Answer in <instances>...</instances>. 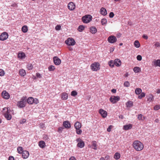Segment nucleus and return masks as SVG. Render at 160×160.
<instances>
[{
    "instance_id": "nucleus-18",
    "label": "nucleus",
    "mask_w": 160,
    "mask_h": 160,
    "mask_svg": "<svg viewBox=\"0 0 160 160\" xmlns=\"http://www.w3.org/2000/svg\"><path fill=\"white\" fill-rule=\"evenodd\" d=\"M114 63L116 66L118 67L119 66L121 65V61L119 59H115Z\"/></svg>"
},
{
    "instance_id": "nucleus-20",
    "label": "nucleus",
    "mask_w": 160,
    "mask_h": 160,
    "mask_svg": "<svg viewBox=\"0 0 160 160\" xmlns=\"http://www.w3.org/2000/svg\"><path fill=\"white\" fill-rule=\"evenodd\" d=\"M74 126L76 129H80L81 124L79 122H77L74 124Z\"/></svg>"
},
{
    "instance_id": "nucleus-53",
    "label": "nucleus",
    "mask_w": 160,
    "mask_h": 160,
    "mask_svg": "<svg viewBox=\"0 0 160 160\" xmlns=\"http://www.w3.org/2000/svg\"><path fill=\"white\" fill-rule=\"evenodd\" d=\"M5 74L4 71L3 70L1 69V76H3Z\"/></svg>"
},
{
    "instance_id": "nucleus-35",
    "label": "nucleus",
    "mask_w": 160,
    "mask_h": 160,
    "mask_svg": "<svg viewBox=\"0 0 160 160\" xmlns=\"http://www.w3.org/2000/svg\"><path fill=\"white\" fill-rule=\"evenodd\" d=\"M84 28L85 27L83 25H81L78 27V30L79 32H82L84 29Z\"/></svg>"
},
{
    "instance_id": "nucleus-28",
    "label": "nucleus",
    "mask_w": 160,
    "mask_h": 160,
    "mask_svg": "<svg viewBox=\"0 0 160 160\" xmlns=\"http://www.w3.org/2000/svg\"><path fill=\"white\" fill-rule=\"evenodd\" d=\"M126 105L128 107H131L133 106V103L132 101H128L126 103Z\"/></svg>"
},
{
    "instance_id": "nucleus-56",
    "label": "nucleus",
    "mask_w": 160,
    "mask_h": 160,
    "mask_svg": "<svg viewBox=\"0 0 160 160\" xmlns=\"http://www.w3.org/2000/svg\"><path fill=\"white\" fill-rule=\"evenodd\" d=\"M26 122V120L25 119H23L21 120L20 122L21 124H23L25 123Z\"/></svg>"
},
{
    "instance_id": "nucleus-51",
    "label": "nucleus",
    "mask_w": 160,
    "mask_h": 160,
    "mask_svg": "<svg viewBox=\"0 0 160 160\" xmlns=\"http://www.w3.org/2000/svg\"><path fill=\"white\" fill-rule=\"evenodd\" d=\"M61 26L60 25H57L55 27V29L56 30H59L60 29Z\"/></svg>"
},
{
    "instance_id": "nucleus-44",
    "label": "nucleus",
    "mask_w": 160,
    "mask_h": 160,
    "mask_svg": "<svg viewBox=\"0 0 160 160\" xmlns=\"http://www.w3.org/2000/svg\"><path fill=\"white\" fill-rule=\"evenodd\" d=\"M76 129V133L78 135L81 134L82 132V131L80 129Z\"/></svg>"
},
{
    "instance_id": "nucleus-60",
    "label": "nucleus",
    "mask_w": 160,
    "mask_h": 160,
    "mask_svg": "<svg viewBox=\"0 0 160 160\" xmlns=\"http://www.w3.org/2000/svg\"><path fill=\"white\" fill-rule=\"evenodd\" d=\"M8 160H15L13 156H10L8 158Z\"/></svg>"
},
{
    "instance_id": "nucleus-4",
    "label": "nucleus",
    "mask_w": 160,
    "mask_h": 160,
    "mask_svg": "<svg viewBox=\"0 0 160 160\" xmlns=\"http://www.w3.org/2000/svg\"><path fill=\"white\" fill-rule=\"evenodd\" d=\"M91 68L92 70L93 71H97L100 69V65L98 62H94L91 65Z\"/></svg>"
},
{
    "instance_id": "nucleus-7",
    "label": "nucleus",
    "mask_w": 160,
    "mask_h": 160,
    "mask_svg": "<svg viewBox=\"0 0 160 160\" xmlns=\"http://www.w3.org/2000/svg\"><path fill=\"white\" fill-rule=\"evenodd\" d=\"M120 100V97L118 96H112L109 98V100L111 102L113 103H115Z\"/></svg>"
},
{
    "instance_id": "nucleus-27",
    "label": "nucleus",
    "mask_w": 160,
    "mask_h": 160,
    "mask_svg": "<svg viewBox=\"0 0 160 160\" xmlns=\"http://www.w3.org/2000/svg\"><path fill=\"white\" fill-rule=\"evenodd\" d=\"M26 72L23 69H21L19 70V74L21 76H24L26 75Z\"/></svg>"
},
{
    "instance_id": "nucleus-15",
    "label": "nucleus",
    "mask_w": 160,
    "mask_h": 160,
    "mask_svg": "<svg viewBox=\"0 0 160 160\" xmlns=\"http://www.w3.org/2000/svg\"><path fill=\"white\" fill-rule=\"evenodd\" d=\"M22 153V157L24 159L27 158L29 155V152L26 150L24 151Z\"/></svg>"
},
{
    "instance_id": "nucleus-49",
    "label": "nucleus",
    "mask_w": 160,
    "mask_h": 160,
    "mask_svg": "<svg viewBox=\"0 0 160 160\" xmlns=\"http://www.w3.org/2000/svg\"><path fill=\"white\" fill-rule=\"evenodd\" d=\"M160 108V107L159 105H156L154 107V109L155 110H158Z\"/></svg>"
},
{
    "instance_id": "nucleus-14",
    "label": "nucleus",
    "mask_w": 160,
    "mask_h": 160,
    "mask_svg": "<svg viewBox=\"0 0 160 160\" xmlns=\"http://www.w3.org/2000/svg\"><path fill=\"white\" fill-rule=\"evenodd\" d=\"M63 124V126L66 128H69L71 127L70 123L68 121H64Z\"/></svg>"
},
{
    "instance_id": "nucleus-9",
    "label": "nucleus",
    "mask_w": 160,
    "mask_h": 160,
    "mask_svg": "<svg viewBox=\"0 0 160 160\" xmlns=\"http://www.w3.org/2000/svg\"><path fill=\"white\" fill-rule=\"evenodd\" d=\"M2 96L5 99H8L10 98L9 94L6 91H3L1 93Z\"/></svg>"
},
{
    "instance_id": "nucleus-43",
    "label": "nucleus",
    "mask_w": 160,
    "mask_h": 160,
    "mask_svg": "<svg viewBox=\"0 0 160 160\" xmlns=\"http://www.w3.org/2000/svg\"><path fill=\"white\" fill-rule=\"evenodd\" d=\"M48 69L49 71H52L55 69V68L54 66L50 65L48 67Z\"/></svg>"
},
{
    "instance_id": "nucleus-24",
    "label": "nucleus",
    "mask_w": 160,
    "mask_h": 160,
    "mask_svg": "<svg viewBox=\"0 0 160 160\" xmlns=\"http://www.w3.org/2000/svg\"><path fill=\"white\" fill-rule=\"evenodd\" d=\"M84 142L82 141L78 142L77 144V146L80 148H82L84 147Z\"/></svg>"
},
{
    "instance_id": "nucleus-29",
    "label": "nucleus",
    "mask_w": 160,
    "mask_h": 160,
    "mask_svg": "<svg viewBox=\"0 0 160 160\" xmlns=\"http://www.w3.org/2000/svg\"><path fill=\"white\" fill-rule=\"evenodd\" d=\"M133 70L135 73H138L141 72V68L138 67H135L133 69Z\"/></svg>"
},
{
    "instance_id": "nucleus-22",
    "label": "nucleus",
    "mask_w": 160,
    "mask_h": 160,
    "mask_svg": "<svg viewBox=\"0 0 160 160\" xmlns=\"http://www.w3.org/2000/svg\"><path fill=\"white\" fill-rule=\"evenodd\" d=\"M90 32L92 34H95L97 32L96 28L94 27H91L90 28Z\"/></svg>"
},
{
    "instance_id": "nucleus-48",
    "label": "nucleus",
    "mask_w": 160,
    "mask_h": 160,
    "mask_svg": "<svg viewBox=\"0 0 160 160\" xmlns=\"http://www.w3.org/2000/svg\"><path fill=\"white\" fill-rule=\"evenodd\" d=\"M64 128L63 127H60L58 129V132L60 133H62V131Z\"/></svg>"
},
{
    "instance_id": "nucleus-38",
    "label": "nucleus",
    "mask_w": 160,
    "mask_h": 160,
    "mask_svg": "<svg viewBox=\"0 0 160 160\" xmlns=\"http://www.w3.org/2000/svg\"><path fill=\"white\" fill-rule=\"evenodd\" d=\"M27 67L29 70H31L33 68V66L31 63H28L27 64Z\"/></svg>"
},
{
    "instance_id": "nucleus-1",
    "label": "nucleus",
    "mask_w": 160,
    "mask_h": 160,
    "mask_svg": "<svg viewBox=\"0 0 160 160\" xmlns=\"http://www.w3.org/2000/svg\"><path fill=\"white\" fill-rule=\"evenodd\" d=\"M134 148L137 151L142 150L143 148V144L139 141H135L133 143Z\"/></svg>"
},
{
    "instance_id": "nucleus-8",
    "label": "nucleus",
    "mask_w": 160,
    "mask_h": 160,
    "mask_svg": "<svg viewBox=\"0 0 160 160\" xmlns=\"http://www.w3.org/2000/svg\"><path fill=\"white\" fill-rule=\"evenodd\" d=\"M8 36L7 32H4L1 34V41H4L7 39Z\"/></svg>"
},
{
    "instance_id": "nucleus-46",
    "label": "nucleus",
    "mask_w": 160,
    "mask_h": 160,
    "mask_svg": "<svg viewBox=\"0 0 160 160\" xmlns=\"http://www.w3.org/2000/svg\"><path fill=\"white\" fill-rule=\"evenodd\" d=\"M108 64L111 68H112L114 66V64L113 62L112 61H111L110 62H109Z\"/></svg>"
},
{
    "instance_id": "nucleus-36",
    "label": "nucleus",
    "mask_w": 160,
    "mask_h": 160,
    "mask_svg": "<svg viewBox=\"0 0 160 160\" xmlns=\"http://www.w3.org/2000/svg\"><path fill=\"white\" fill-rule=\"evenodd\" d=\"M154 65L156 66H159L160 67V59L155 61L154 62Z\"/></svg>"
},
{
    "instance_id": "nucleus-3",
    "label": "nucleus",
    "mask_w": 160,
    "mask_h": 160,
    "mask_svg": "<svg viewBox=\"0 0 160 160\" xmlns=\"http://www.w3.org/2000/svg\"><path fill=\"white\" fill-rule=\"evenodd\" d=\"M92 17L90 15H86L82 18V20L83 23H87L92 20Z\"/></svg>"
},
{
    "instance_id": "nucleus-17",
    "label": "nucleus",
    "mask_w": 160,
    "mask_h": 160,
    "mask_svg": "<svg viewBox=\"0 0 160 160\" xmlns=\"http://www.w3.org/2000/svg\"><path fill=\"white\" fill-rule=\"evenodd\" d=\"M132 125L131 124H129L125 125L123 126V128L125 130H128L131 129L132 128Z\"/></svg>"
},
{
    "instance_id": "nucleus-62",
    "label": "nucleus",
    "mask_w": 160,
    "mask_h": 160,
    "mask_svg": "<svg viewBox=\"0 0 160 160\" xmlns=\"http://www.w3.org/2000/svg\"><path fill=\"white\" fill-rule=\"evenodd\" d=\"M69 160H76L74 157H71L69 158Z\"/></svg>"
},
{
    "instance_id": "nucleus-2",
    "label": "nucleus",
    "mask_w": 160,
    "mask_h": 160,
    "mask_svg": "<svg viewBox=\"0 0 160 160\" xmlns=\"http://www.w3.org/2000/svg\"><path fill=\"white\" fill-rule=\"evenodd\" d=\"M27 103V99L26 97H23L20 101L17 102V106L19 108L25 107Z\"/></svg>"
},
{
    "instance_id": "nucleus-11",
    "label": "nucleus",
    "mask_w": 160,
    "mask_h": 160,
    "mask_svg": "<svg viewBox=\"0 0 160 160\" xmlns=\"http://www.w3.org/2000/svg\"><path fill=\"white\" fill-rule=\"evenodd\" d=\"M68 7L69 10L72 11L75 9V5L73 2H71L68 4Z\"/></svg>"
},
{
    "instance_id": "nucleus-13",
    "label": "nucleus",
    "mask_w": 160,
    "mask_h": 160,
    "mask_svg": "<svg viewBox=\"0 0 160 160\" xmlns=\"http://www.w3.org/2000/svg\"><path fill=\"white\" fill-rule=\"evenodd\" d=\"M9 113L10 112L8 111L7 112L3 113V114L5 118L8 120H10L12 118V116Z\"/></svg>"
},
{
    "instance_id": "nucleus-5",
    "label": "nucleus",
    "mask_w": 160,
    "mask_h": 160,
    "mask_svg": "<svg viewBox=\"0 0 160 160\" xmlns=\"http://www.w3.org/2000/svg\"><path fill=\"white\" fill-rule=\"evenodd\" d=\"M66 43L69 46H73L75 44V41L72 38H68L65 41Z\"/></svg>"
},
{
    "instance_id": "nucleus-58",
    "label": "nucleus",
    "mask_w": 160,
    "mask_h": 160,
    "mask_svg": "<svg viewBox=\"0 0 160 160\" xmlns=\"http://www.w3.org/2000/svg\"><path fill=\"white\" fill-rule=\"evenodd\" d=\"M154 45L156 47H160V43L159 42H157L154 44Z\"/></svg>"
},
{
    "instance_id": "nucleus-52",
    "label": "nucleus",
    "mask_w": 160,
    "mask_h": 160,
    "mask_svg": "<svg viewBox=\"0 0 160 160\" xmlns=\"http://www.w3.org/2000/svg\"><path fill=\"white\" fill-rule=\"evenodd\" d=\"M137 59L138 61H141L142 59V57L140 55H138L137 57Z\"/></svg>"
},
{
    "instance_id": "nucleus-57",
    "label": "nucleus",
    "mask_w": 160,
    "mask_h": 160,
    "mask_svg": "<svg viewBox=\"0 0 160 160\" xmlns=\"http://www.w3.org/2000/svg\"><path fill=\"white\" fill-rule=\"evenodd\" d=\"M36 76L37 78H40L42 77L41 75L39 73H36Z\"/></svg>"
},
{
    "instance_id": "nucleus-26",
    "label": "nucleus",
    "mask_w": 160,
    "mask_h": 160,
    "mask_svg": "<svg viewBox=\"0 0 160 160\" xmlns=\"http://www.w3.org/2000/svg\"><path fill=\"white\" fill-rule=\"evenodd\" d=\"M68 95L67 93H63L62 96V98L63 100H66L68 99Z\"/></svg>"
},
{
    "instance_id": "nucleus-6",
    "label": "nucleus",
    "mask_w": 160,
    "mask_h": 160,
    "mask_svg": "<svg viewBox=\"0 0 160 160\" xmlns=\"http://www.w3.org/2000/svg\"><path fill=\"white\" fill-rule=\"evenodd\" d=\"M108 40L109 43H113L116 42L117 39L115 36L111 35L108 38Z\"/></svg>"
},
{
    "instance_id": "nucleus-63",
    "label": "nucleus",
    "mask_w": 160,
    "mask_h": 160,
    "mask_svg": "<svg viewBox=\"0 0 160 160\" xmlns=\"http://www.w3.org/2000/svg\"><path fill=\"white\" fill-rule=\"evenodd\" d=\"M112 92L113 93H115L116 92V90L115 89H113L111 90Z\"/></svg>"
},
{
    "instance_id": "nucleus-55",
    "label": "nucleus",
    "mask_w": 160,
    "mask_h": 160,
    "mask_svg": "<svg viewBox=\"0 0 160 160\" xmlns=\"http://www.w3.org/2000/svg\"><path fill=\"white\" fill-rule=\"evenodd\" d=\"M114 15V14L113 12H111L109 13V16L110 18H112Z\"/></svg>"
},
{
    "instance_id": "nucleus-50",
    "label": "nucleus",
    "mask_w": 160,
    "mask_h": 160,
    "mask_svg": "<svg viewBox=\"0 0 160 160\" xmlns=\"http://www.w3.org/2000/svg\"><path fill=\"white\" fill-rule=\"evenodd\" d=\"M33 103H34L35 104H37L39 103L38 100L36 98H35L34 99L33 98Z\"/></svg>"
},
{
    "instance_id": "nucleus-37",
    "label": "nucleus",
    "mask_w": 160,
    "mask_h": 160,
    "mask_svg": "<svg viewBox=\"0 0 160 160\" xmlns=\"http://www.w3.org/2000/svg\"><path fill=\"white\" fill-rule=\"evenodd\" d=\"M18 152L19 153H22L24 151L23 150V148L22 147H19L17 148Z\"/></svg>"
},
{
    "instance_id": "nucleus-10",
    "label": "nucleus",
    "mask_w": 160,
    "mask_h": 160,
    "mask_svg": "<svg viewBox=\"0 0 160 160\" xmlns=\"http://www.w3.org/2000/svg\"><path fill=\"white\" fill-rule=\"evenodd\" d=\"M54 63L57 65H59L61 63V60L57 57L55 56L53 58Z\"/></svg>"
},
{
    "instance_id": "nucleus-45",
    "label": "nucleus",
    "mask_w": 160,
    "mask_h": 160,
    "mask_svg": "<svg viewBox=\"0 0 160 160\" xmlns=\"http://www.w3.org/2000/svg\"><path fill=\"white\" fill-rule=\"evenodd\" d=\"M9 111L8 108H3L2 110V113L3 114V113H5V112H7Z\"/></svg>"
},
{
    "instance_id": "nucleus-40",
    "label": "nucleus",
    "mask_w": 160,
    "mask_h": 160,
    "mask_svg": "<svg viewBox=\"0 0 160 160\" xmlns=\"http://www.w3.org/2000/svg\"><path fill=\"white\" fill-rule=\"evenodd\" d=\"M107 22V19L105 18H103L101 21V23L102 25H105Z\"/></svg>"
},
{
    "instance_id": "nucleus-54",
    "label": "nucleus",
    "mask_w": 160,
    "mask_h": 160,
    "mask_svg": "<svg viewBox=\"0 0 160 160\" xmlns=\"http://www.w3.org/2000/svg\"><path fill=\"white\" fill-rule=\"evenodd\" d=\"M112 127H113V126L112 125L109 126V127L107 129V131L108 132H110L111 131V129L112 128Z\"/></svg>"
},
{
    "instance_id": "nucleus-42",
    "label": "nucleus",
    "mask_w": 160,
    "mask_h": 160,
    "mask_svg": "<svg viewBox=\"0 0 160 160\" xmlns=\"http://www.w3.org/2000/svg\"><path fill=\"white\" fill-rule=\"evenodd\" d=\"M78 94L77 92L75 90L72 91L71 93V95L72 96L75 97Z\"/></svg>"
},
{
    "instance_id": "nucleus-30",
    "label": "nucleus",
    "mask_w": 160,
    "mask_h": 160,
    "mask_svg": "<svg viewBox=\"0 0 160 160\" xmlns=\"http://www.w3.org/2000/svg\"><path fill=\"white\" fill-rule=\"evenodd\" d=\"M92 147H92V148L94 150H97V142L95 141H93L92 142Z\"/></svg>"
},
{
    "instance_id": "nucleus-47",
    "label": "nucleus",
    "mask_w": 160,
    "mask_h": 160,
    "mask_svg": "<svg viewBox=\"0 0 160 160\" xmlns=\"http://www.w3.org/2000/svg\"><path fill=\"white\" fill-rule=\"evenodd\" d=\"M124 85L125 87H128L130 86V83L128 81H125L124 83Z\"/></svg>"
},
{
    "instance_id": "nucleus-23",
    "label": "nucleus",
    "mask_w": 160,
    "mask_h": 160,
    "mask_svg": "<svg viewBox=\"0 0 160 160\" xmlns=\"http://www.w3.org/2000/svg\"><path fill=\"white\" fill-rule=\"evenodd\" d=\"M38 145L41 148H43L45 147V143L44 141H41L39 142Z\"/></svg>"
},
{
    "instance_id": "nucleus-16",
    "label": "nucleus",
    "mask_w": 160,
    "mask_h": 160,
    "mask_svg": "<svg viewBox=\"0 0 160 160\" xmlns=\"http://www.w3.org/2000/svg\"><path fill=\"white\" fill-rule=\"evenodd\" d=\"M147 101L149 102L153 101L154 99V97L152 94H149L146 96Z\"/></svg>"
},
{
    "instance_id": "nucleus-19",
    "label": "nucleus",
    "mask_w": 160,
    "mask_h": 160,
    "mask_svg": "<svg viewBox=\"0 0 160 160\" xmlns=\"http://www.w3.org/2000/svg\"><path fill=\"white\" fill-rule=\"evenodd\" d=\"M100 12L101 14L105 16L107 14L106 10L104 8H102L100 10Z\"/></svg>"
},
{
    "instance_id": "nucleus-12",
    "label": "nucleus",
    "mask_w": 160,
    "mask_h": 160,
    "mask_svg": "<svg viewBox=\"0 0 160 160\" xmlns=\"http://www.w3.org/2000/svg\"><path fill=\"white\" fill-rule=\"evenodd\" d=\"M99 112L103 118H106L107 115V112L102 109L99 110Z\"/></svg>"
},
{
    "instance_id": "nucleus-25",
    "label": "nucleus",
    "mask_w": 160,
    "mask_h": 160,
    "mask_svg": "<svg viewBox=\"0 0 160 160\" xmlns=\"http://www.w3.org/2000/svg\"><path fill=\"white\" fill-rule=\"evenodd\" d=\"M27 102L29 104H32L33 103V98L32 97H29L27 99Z\"/></svg>"
},
{
    "instance_id": "nucleus-32",
    "label": "nucleus",
    "mask_w": 160,
    "mask_h": 160,
    "mask_svg": "<svg viewBox=\"0 0 160 160\" xmlns=\"http://www.w3.org/2000/svg\"><path fill=\"white\" fill-rule=\"evenodd\" d=\"M120 157V155L118 152L116 153L114 156V158L117 160L119 159Z\"/></svg>"
},
{
    "instance_id": "nucleus-41",
    "label": "nucleus",
    "mask_w": 160,
    "mask_h": 160,
    "mask_svg": "<svg viewBox=\"0 0 160 160\" xmlns=\"http://www.w3.org/2000/svg\"><path fill=\"white\" fill-rule=\"evenodd\" d=\"M145 93L142 92L141 93L140 95H139L138 96V98L139 99H141L142 98L145 97Z\"/></svg>"
},
{
    "instance_id": "nucleus-59",
    "label": "nucleus",
    "mask_w": 160,
    "mask_h": 160,
    "mask_svg": "<svg viewBox=\"0 0 160 160\" xmlns=\"http://www.w3.org/2000/svg\"><path fill=\"white\" fill-rule=\"evenodd\" d=\"M122 35V34L120 33H118L117 34V37L118 38H119Z\"/></svg>"
},
{
    "instance_id": "nucleus-61",
    "label": "nucleus",
    "mask_w": 160,
    "mask_h": 160,
    "mask_svg": "<svg viewBox=\"0 0 160 160\" xmlns=\"http://www.w3.org/2000/svg\"><path fill=\"white\" fill-rule=\"evenodd\" d=\"M142 37L146 39H148V36L145 35H143L142 36Z\"/></svg>"
},
{
    "instance_id": "nucleus-39",
    "label": "nucleus",
    "mask_w": 160,
    "mask_h": 160,
    "mask_svg": "<svg viewBox=\"0 0 160 160\" xmlns=\"http://www.w3.org/2000/svg\"><path fill=\"white\" fill-rule=\"evenodd\" d=\"M138 118L139 120H143L145 119V118L143 117L142 114H139L138 116Z\"/></svg>"
},
{
    "instance_id": "nucleus-34",
    "label": "nucleus",
    "mask_w": 160,
    "mask_h": 160,
    "mask_svg": "<svg viewBox=\"0 0 160 160\" xmlns=\"http://www.w3.org/2000/svg\"><path fill=\"white\" fill-rule=\"evenodd\" d=\"M142 92V90L140 88H137L135 90V93L137 95L140 94Z\"/></svg>"
},
{
    "instance_id": "nucleus-33",
    "label": "nucleus",
    "mask_w": 160,
    "mask_h": 160,
    "mask_svg": "<svg viewBox=\"0 0 160 160\" xmlns=\"http://www.w3.org/2000/svg\"><path fill=\"white\" fill-rule=\"evenodd\" d=\"M134 45L137 48H138L140 47V45L138 40H136L134 42Z\"/></svg>"
},
{
    "instance_id": "nucleus-64",
    "label": "nucleus",
    "mask_w": 160,
    "mask_h": 160,
    "mask_svg": "<svg viewBox=\"0 0 160 160\" xmlns=\"http://www.w3.org/2000/svg\"><path fill=\"white\" fill-rule=\"evenodd\" d=\"M43 138L45 139H48V137L46 135H44Z\"/></svg>"
},
{
    "instance_id": "nucleus-31",
    "label": "nucleus",
    "mask_w": 160,
    "mask_h": 160,
    "mask_svg": "<svg viewBox=\"0 0 160 160\" xmlns=\"http://www.w3.org/2000/svg\"><path fill=\"white\" fill-rule=\"evenodd\" d=\"M28 30V27L26 25L23 26L22 28V30L23 32H26Z\"/></svg>"
},
{
    "instance_id": "nucleus-21",
    "label": "nucleus",
    "mask_w": 160,
    "mask_h": 160,
    "mask_svg": "<svg viewBox=\"0 0 160 160\" xmlns=\"http://www.w3.org/2000/svg\"><path fill=\"white\" fill-rule=\"evenodd\" d=\"M26 55L23 52H19L18 55V58L22 59L25 58Z\"/></svg>"
}]
</instances>
